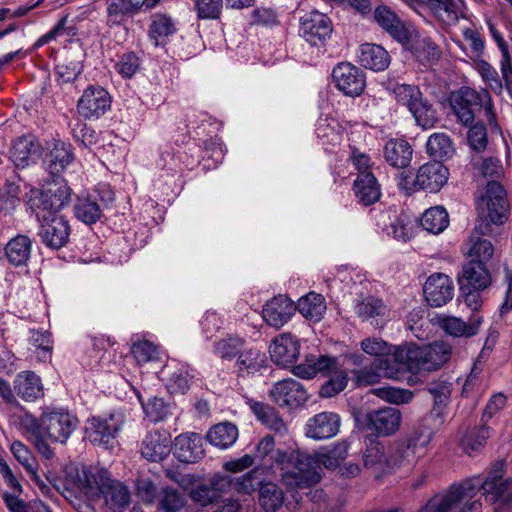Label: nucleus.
Returning a JSON list of instances; mask_svg holds the SVG:
<instances>
[{
    "instance_id": "nucleus-20",
    "label": "nucleus",
    "mask_w": 512,
    "mask_h": 512,
    "mask_svg": "<svg viewBox=\"0 0 512 512\" xmlns=\"http://www.w3.org/2000/svg\"><path fill=\"white\" fill-rule=\"evenodd\" d=\"M332 23L319 11H310L300 19V36L313 46H320L330 37Z\"/></svg>"
},
{
    "instance_id": "nucleus-37",
    "label": "nucleus",
    "mask_w": 512,
    "mask_h": 512,
    "mask_svg": "<svg viewBox=\"0 0 512 512\" xmlns=\"http://www.w3.org/2000/svg\"><path fill=\"white\" fill-rule=\"evenodd\" d=\"M412 155V147L403 139H390L384 146V158L389 165L395 168L407 167L411 162Z\"/></svg>"
},
{
    "instance_id": "nucleus-5",
    "label": "nucleus",
    "mask_w": 512,
    "mask_h": 512,
    "mask_svg": "<svg viewBox=\"0 0 512 512\" xmlns=\"http://www.w3.org/2000/svg\"><path fill=\"white\" fill-rule=\"evenodd\" d=\"M482 484L479 476L452 484L434 495L418 512H481L482 504L477 496Z\"/></svg>"
},
{
    "instance_id": "nucleus-29",
    "label": "nucleus",
    "mask_w": 512,
    "mask_h": 512,
    "mask_svg": "<svg viewBox=\"0 0 512 512\" xmlns=\"http://www.w3.org/2000/svg\"><path fill=\"white\" fill-rule=\"evenodd\" d=\"M490 283L491 277L484 263L471 260L464 265L460 277L461 289L484 290Z\"/></svg>"
},
{
    "instance_id": "nucleus-50",
    "label": "nucleus",
    "mask_w": 512,
    "mask_h": 512,
    "mask_svg": "<svg viewBox=\"0 0 512 512\" xmlns=\"http://www.w3.org/2000/svg\"><path fill=\"white\" fill-rule=\"evenodd\" d=\"M426 149L428 154L437 161L448 159L455 153L453 141L445 133L432 134L427 140Z\"/></svg>"
},
{
    "instance_id": "nucleus-56",
    "label": "nucleus",
    "mask_w": 512,
    "mask_h": 512,
    "mask_svg": "<svg viewBox=\"0 0 512 512\" xmlns=\"http://www.w3.org/2000/svg\"><path fill=\"white\" fill-rule=\"evenodd\" d=\"M194 378L192 369L188 365L176 368L167 380V389L171 394H185Z\"/></svg>"
},
{
    "instance_id": "nucleus-61",
    "label": "nucleus",
    "mask_w": 512,
    "mask_h": 512,
    "mask_svg": "<svg viewBox=\"0 0 512 512\" xmlns=\"http://www.w3.org/2000/svg\"><path fill=\"white\" fill-rule=\"evenodd\" d=\"M372 393L381 400L394 405L410 403L414 397L412 391L392 386L373 389Z\"/></svg>"
},
{
    "instance_id": "nucleus-54",
    "label": "nucleus",
    "mask_w": 512,
    "mask_h": 512,
    "mask_svg": "<svg viewBox=\"0 0 512 512\" xmlns=\"http://www.w3.org/2000/svg\"><path fill=\"white\" fill-rule=\"evenodd\" d=\"M283 501V492L275 483L268 482L260 486L259 502L266 512L277 511L282 506Z\"/></svg>"
},
{
    "instance_id": "nucleus-38",
    "label": "nucleus",
    "mask_w": 512,
    "mask_h": 512,
    "mask_svg": "<svg viewBox=\"0 0 512 512\" xmlns=\"http://www.w3.org/2000/svg\"><path fill=\"white\" fill-rule=\"evenodd\" d=\"M176 32L174 20L163 13H155L151 16V23L148 30V36L155 46H164L169 37Z\"/></svg>"
},
{
    "instance_id": "nucleus-2",
    "label": "nucleus",
    "mask_w": 512,
    "mask_h": 512,
    "mask_svg": "<svg viewBox=\"0 0 512 512\" xmlns=\"http://www.w3.org/2000/svg\"><path fill=\"white\" fill-rule=\"evenodd\" d=\"M349 444L346 441L335 443L331 448L320 451L316 458L309 454L295 450L287 453L282 450L275 451V462L280 466L282 483L289 490H302L320 481V474L316 462L329 470L340 467L348 456Z\"/></svg>"
},
{
    "instance_id": "nucleus-39",
    "label": "nucleus",
    "mask_w": 512,
    "mask_h": 512,
    "mask_svg": "<svg viewBox=\"0 0 512 512\" xmlns=\"http://www.w3.org/2000/svg\"><path fill=\"white\" fill-rule=\"evenodd\" d=\"M427 389L433 397V407L430 414L432 417L439 419L440 423H443L450 402L451 383L444 380L433 381Z\"/></svg>"
},
{
    "instance_id": "nucleus-8",
    "label": "nucleus",
    "mask_w": 512,
    "mask_h": 512,
    "mask_svg": "<svg viewBox=\"0 0 512 512\" xmlns=\"http://www.w3.org/2000/svg\"><path fill=\"white\" fill-rule=\"evenodd\" d=\"M72 191L63 179H55L42 190L31 189L27 205L36 217L58 214L71 200Z\"/></svg>"
},
{
    "instance_id": "nucleus-17",
    "label": "nucleus",
    "mask_w": 512,
    "mask_h": 512,
    "mask_svg": "<svg viewBox=\"0 0 512 512\" xmlns=\"http://www.w3.org/2000/svg\"><path fill=\"white\" fill-rule=\"evenodd\" d=\"M332 79L336 87L350 97L361 95L366 87L365 73L348 62L339 63L333 68Z\"/></svg>"
},
{
    "instance_id": "nucleus-22",
    "label": "nucleus",
    "mask_w": 512,
    "mask_h": 512,
    "mask_svg": "<svg viewBox=\"0 0 512 512\" xmlns=\"http://www.w3.org/2000/svg\"><path fill=\"white\" fill-rule=\"evenodd\" d=\"M341 425L340 416L331 411L317 413L310 417L304 426L305 436L321 441L330 439L339 433Z\"/></svg>"
},
{
    "instance_id": "nucleus-53",
    "label": "nucleus",
    "mask_w": 512,
    "mask_h": 512,
    "mask_svg": "<svg viewBox=\"0 0 512 512\" xmlns=\"http://www.w3.org/2000/svg\"><path fill=\"white\" fill-rule=\"evenodd\" d=\"M262 472V468L255 467L234 480L230 478V487H232L238 494L251 496L256 491V488L263 484L260 478Z\"/></svg>"
},
{
    "instance_id": "nucleus-27",
    "label": "nucleus",
    "mask_w": 512,
    "mask_h": 512,
    "mask_svg": "<svg viewBox=\"0 0 512 512\" xmlns=\"http://www.w3.org/2000/svg\"><path fill=\"white\" fill-rule=\"evenodd\" d=\"M174 455L183 463H194L204 455L202 437L194 432L178 435L174 441Z\"/></svg>"
},
{
    "instance_id": "nucleus-47",
    "label": "nucleus",
    "mask_w": 512,
    "mask_h": 512,
    "mask_svg": "<svg viewBox=\"0 0 512 512\" xmlns=\"http://www.w3.org/2000/svg\"><path fill=\"white\" fill-rule=\"evenodd\" d=\"M491 435V429L485 424L468 429L460 439L463 451L472 455L484 447L486 440Z\"/></svg>"
},
{
    "instance_id": "nucleus-43",
    "label": "nucleus",
    "mask_w": 512,
    "mask_h": 512,
    "mask_svg": "<svg viewBox=\"0 0 512 512\" xmlns=\"http://www.w3.org/2000/svg\"><path fill=\"white\" fill-rule=\"evenodd\" d=\"M333 366L334 367H331L322 373L325 376H329V380L326 381L320 388L319 393L321 397H333L343 391L347 386L348 375L345 370L339 366L335 357Z\"/></svg>"
},
{
    "instance_id": "nucleus-18",
    "label": "nucleus",
    "mask_w": 512,
    "mask_h": 512,
    "mask_svg": "<svg viewBox=\"0 0 512 512\" xmlns=\"http://www.w3.org/2000/svg\"><path fill=\"white\" fill-rule=\"evenodd\" d=\"M272 401L282 408H298L304 405L309 394L303 384L287 378L276 382L269 392Z\"/></svg>"
},
{
    "instance_id": "nucleus-6",
    "label": "nucleus",
    "mask_w": 512,
    "mask_h": 512,
    "mask_svg": "<svg viewBox=\"0 0 512 512\" xmlns=\"http://www.w3.org/2000/svg\"><path fill=\"white\" fill-rule=\"evenodd\" d=\"M478 170L485 178H491L485 193L477 201L479 216L494 224H501L506 213V200L503 186L497 181L503 176L501 160L495 156L483 157Z\"/></svg>"
},
{
    "instance_id": "nucleus-42",
    "label": "nucleus",
    "mask_w": 512,
    "mask_h": 512,
    "mask_svg": "<svg viewBox=\"0 0 512 512\" xmlns=\"http://www.w3.org/2000/svg\"><path fill=\"white\" fill-rule=\"evenodd\" d=\"M487 26L501 53V75L503 76L506 85H510L512 83V47L510 48L508 46L501 32L497 29L496 25L491 20H487Z\"/></svg>"
},
{
    "instance_id": "nucleus-7",
    "label": "nucleus",
    "mask_w": 512,
    "mask_h": 512,
    "mask_svg": "<svg viewBox=\"0 0 512 512\" xmlns=\"http://www.w3.org/2000/svg\"><path fill=\"white\" fill-rule=\"evenodd\" d=\"M166 476L188 491L191 500L203 507L218 501L231 484L229 477L221 475H215L209 481H201L193 474H181L168 469Z\"/></svg>"
},
{
    "instance_id": "nucleus-36",
    "label": "nucleus",
    "mask_w": 512,
    "mask_h": 512,
    "mask_svg": "<svg viewBox=\"0 0 512 512\" xmlns=\"http://www.w3.org/2000/svg\"><path fill=\"white\" fill-rule=\"evenodd\" d=\"M315 132L321 145L328 152H333L343 138L341 127L337 120L333 118L320 117Z\"/></svg>"
},
{
    "instance_id": "nucleus-49",
    "label": "nucleus",
    "mask_w": 512,
    "mask_h": 512,
    "mask_svg": "<svg viewBox=\"0 0 512 512\" xmlns=\"http://www.w3.org/2000/svg\"><path fill=\"white\" fill-rule=\"evenodd\" d=\"M449 225V215L443 206L427 209L421 218V226L432 234L442 233Z\"/></svg>"
},
{
    "instance_id": "nucleus-21",
    "label": "nucleus",
    "mask_w": 512,
    "mask_h": 512,
    "mask_svg": "<svg viewBox=\"0 0 512 512\" xmlns=\"http://www.w3.org/2000/svg\"><path fill=\"white\" fill-rule=\"evenodd\" d=\"M367 428L377 436L395 435L401 428L402 413L394 407H383L366 414Z\"/></svg>"
},
{
    "instance_id": "nucleus-35",
    "label": "nucleus",
    "mask_w": 512,
    "mask_h": 512,
    "mask_svg": "<svg viewBox=\"0 0 512 512\" xmlns=\"http://www.w3.org/2000/svg\"><path fill=\"white\" fill-rule=\"evenodd\" d=\"M10 449L16 460L25 468L31 480L40 488L42 493H48L50 488L40 478L38 464L31 451L20 441H14Z\"/></svg>"
},
{
    "instance_id": "nucleus-15",
    "label": "nucleus",
    "mask_w": 512,
    "mask_h": 512,
    "mask_svg": "<svg viewBox=\"0 0 512 512\" xmlns=\"http://www.w3.org/2000/svg\"><path fill=\"white\" fill-rule=\"evenodd\" d=\"M373 18L386 33L403 45H409L416 36L415 28L405 24L387 5L377 6Z\"/></svg>"
},
{
    "instance_id": "nucleus-45",
    "label": "nucleus",
    "mask_w": 512,
    "mask_h": 512,
    "mask_svg": "<svg viewBox=\"0 0 512 512\" xmlns=\"http://www.w3.org/2000/svg\"><path fill=\"white\" fill-rule=\"evenodd\" d=\"M473 68L480 75L482 81L487 87H489L495 94L501 95L506 85L503 76H499L497 70L482 57L479 59H473Z\"/></svg>"
},
{
    "instance_id": "nucleus-13",
    "label": "nucleus",
    "mask_w": 512,
    "mask_h": 512,
    "mask_svg": "<svg viewBox=\"0 0 512 512\" xmlns=\"http://www.w3.org/2000/svg\"><path fill=\"white\" fill-rule=\"evenodd\" d=\"M124 424L123 415L113 413L107 417H93L86 428L87 438L94 445L112 448L116 435Z\"/></svg>"
},
{
    "instance_id": "nucleus-12",
    "label": "nucleus",
    "mask_w": 512,
    "mask_h": 512,
    "mask_svg": "<svg viewBox=\"0 0 512 512\" xmlns=\"http://www.w3.org/2000/svg\"><path fill=\"white\" fill-rule=\"evenodd\" d=\"M408 345L393 347L383 357L376 359V367L383 378L406 381L409 385L416 384V376L411 374Z\"/></svg>"
},
{
    "instance_id": "nucleus-64",
    "label": "nucleus",
    "mask_w": 512,
    "mask_h": 512,
    "mask_svg": "<svg viewBox=\"0 0 512 512\" xmlns=\"http://www.w3.org/2000/svg\"><path fill=\"white\" fill-rule=\"evenodd\" d=\"M138 399L142 404L145 415L152 422L162 421L168 416L169 408L163 401V399L154 397L152 399H149L146 403L142 401L140 395H138Z\"/></svg>"
},
{
    "instance_id": "nucleus-55",
    "label": "nucleus",
    "mask_w": 512,
    "mask_h": 512,
    "mask_svg": "<svg viewBox=\"0 0 512 512\" xmlns=\"http://www.w3.org/2000/svg\"><path fill=\"white\" fill-rule=\"evenodd\" d=\"M467 127L466 140L469 149L477 154L487 151L489 146L487 127L482 122L472 123Z\"/></svg>"
},
{
    "instance_id": "nucleus-58",
    "label": "nucleus",
    "mask_w": 512,
    "mask_h": 512,
    "mask_svg": "<svg viewBox=\"0 0 512 512\" xmlns=\"http://www.w3.org/2000/svg\"><path fill=\"white\" fill-rule=\"evenodd\" d=\"M49 169L51 173L57 174L62 172L73 160V153L70 145L64 142L54 144L50 152Z\"/></svg>"
},
{
    "instance_id": "nucleus-19",
    "label": "nucleus",
    "mask_w": 512,
    "mask_h": 512,
    "mask_svg": "<svg viewBox=\"0 0 512 512\" xmlns=\"http://www.w3.org/2000/svg\"><path fill=\"white\" fill-rule=\"evenodd\" d=\"M111 107L109 93L100 86L87 87L77 103L79 115L87 120L99 119Z\"/></svg>"
},
{
    "instance_id": "nucleus-4",
    "label": "nucleus",
    "mask_w": 512,
    "mask_h": 512,
    "mask_svg": "<svg viewBox=\"0 0 512 512\" xmlns=\"http://www.w3.org/2000/svg\"><path fill=\"white\" fill-rule=\"evenodd\" d=\"M68 483L89 500L99 499L103 495L106 505L114 511L124 509L130 501L128 489L120 482L111 480L108 471L103 468L77 467L69 472Z\"/></svg>"
},
{
    "instance_id": "nucleus-57",
    "label": "nucleus",
    "mask_w": 512,
    "mask_h": 512,
    "mask_svg": "<svg viewBox=\"0 0 512 512\" xmlns=\"http://www.w3.org/2000/svg\"><path fill=\"white\" fill-rule=\"evenodd\" d=\"M186 505V498L178 490L165 487L158 495L157 512H179Z\"/></svg>"
},
{
    "instance_id": "nucleus-52",
    "label": "nucleus",
    "mask_w": 512,
    "mask_h": 512,
    "mask_svg": "<svg viewBox=\"0 0 512 512\" xmlns=\"http://www.w3.org/2000/svg\"><path fill=\"white\" fill-rule=\"evenodd\" d=\"M34 143L31 137L24 136L16 139L10 149V159L16 167L24 168L32 161Z\"/></svg>"
},
{
    "instance_id": "nucleus-10",
    "label": "nucleus",
    "mask_w": 512,
    "mask_h": 512,
    "mask_svg": "<svg viewBox=\"0 0 512 512\" xmlns=\"http://www.w3.org/2000/svg\"><path fill=\"white\" fill-rule=\"evenodd\" d=\"M451 354V345L444 341L425 345L408 344L411 374L436 371L449 361Z\"/></svg>"
},
{
    "instance_id": "nucleus-16",
    "label": "nucleus",
    "mask_w": 512,
    "mask_h": 512,
    "mask_svg": "<svg viewBox=\"0 0 512 512\" xmlns=\"http://www.w3.org/2000/svg\"><path fill=\"white\" fill-rule=\"evenodd\" d=\"M502 476V468L491 471L481 485L482 494L495 505L494 512H512V488Z\"/></svg>"
},
{
    "instance_id": "nucleus-41",
    "label": "nucleus",
    "mask_w": 512,
    "mask_h": 512,
    "mask_svg": "<svg viewBox=\"0 0 512 512\" xmlns=\"http://www.w3.org/2000/svg\"><path fill=\"white\" fill-rule=\"evenodd\" d=\"M354 191L358 200L368 206L377 202L381 191L377 179L372 173H362L354 181Z\"/></svg>"
},
{
    "instance_id": "nucleus-1",
    "label": "nucleus",
    "mask_w": 512,
    "mask_h": 512,
    "mask_svg": "<svg viewBox=\"0 0 512 512\" xmlns=\"http://www.w3.org/2000/svg\"><path fill=\"white\" fill-rule=\"evenodd\" d=\"M432 438V432L425 428H416L406 437L388 444L370 436L365 439L362 452L363 467L376 478L394 473L401 467H411L426 455Z\"/></svg>"
},
{
    "instance_id": "nucleus-33",
    "label": "nucleus",
    "mask_w": 512,
    "mask_h": 512,
    "mask_svg": "<svg viewBox=\"0 0 512 512\" xmlns=\"http://www.w3.org/2000/svg\"><path fill=\"white\" fill-rule=\"evenodd\" d=\"M334 357L327 355L316 356L313 354L305 356L304 360L293 366L292 373L301 379H312L317 374L323 373L325 370L334 367Z\"/></svg>"
},
{
    "instance_id": "nucleus-44",
    "label": "nucleus",
    "mask_w": 512,
    "mask_h": 512,
    "mask_svg": "<svg viewBox=\"0 0 512 512\" xmlns=\"http://www.w3.org/2000/svg\"><path fill=\"white\" fill-rule=\"evenodd\" d=\"M296 310L306 319L318 322L326 312L325 298L321 294L310 292L298 300Z\"/></svg>"
},
{
    "instance_id": "nucleus-23",
    "label": "nucleus",
    "mask_w": 512,
    "mask_h": 512,
    "mask_svg": "<svg viewBox=\"0 0 512 512\" xmlns=\"http://www.w3.org/2000/svg\"><path fill=\"white\" fill-rule=\"evenodd\" d=\"M423 294L430 306L441 307L453 298V282L446 274L434 273L427 278Z\"/></svg>"
},
{
    "instance_id": "nucleus-9",
    "label": "nucleus",
    "mask_w": 512,
    "mask_h": 512,
    "mask_svg": "<svg viewBox=\"0 0 512 512\" xmlns=\"http://www.w3.org/2000/svg\"><path fill=\"white\" fill-rule=\"evenodd\" d=\"M396 101L407 107L418 126L423 129L434 127L437 122L432 104L423 98L419 87L411 84H394L389 88Z\"/></svg>"
},
{
    "instance_id": "nucleus-40",
    "label": "nucleus",
    "mask_w": 512,
    "mask_h": 512,
    "mask_svg": "<svg viewBox=\"0 0 512 512\" xmlns=\"http://www.w3.org/2000/svg\"><path fill=\"white\" fill-rule=\"evenodd\" d=\"M32 241L26 236L19 234L8 241L5 246V255L10 264L24 266L31 256Z\"/></svg>"
},
{
    "instance_id": "nucleus-59",
    "label": "nucleus",
    "mask_w": 512,
    "mask_h": 512,
    "mask_svg": "<svg viewBox=\"0 0 512 512\" xmlns=\"http://www.w3.org/2000/svg\"><path fill=\"white\" fill-rule=\"evenodd\" d=\"M463 6L464 0H441L434 4L431 9L443 22L453 24L458 21Z\"/></svg>"
},
{
    "instance_id": "nucleus-63",
    "label": "nucleus",
    "mask_w": 512,
    "mask_h": 512,
    "mask_svg": "<svg viewBox=\"0 0 512 512\" xmlns=\"http://www.w3.org/2000/svg\"><path fill=\"white\" fill-rule=\"evenodd\" d=\"M131 352L138 364L161 360V351L158 346L149 341H138L132 345Z\"/></svg>"
},
{
    "instance_id": "nucleus-25",
    "label": "nucleus",
    "mask_w": 512,
    "mask_h": 512,
    "mask_svg": "<svg viewBox=\"0 0 512 512\" xmlns=\"http://www.w3.org/2000/svg\"><path fill=\"white\" fill-rule=\"evenodd\" d=\"M141 455L151 462H160L171 451V435L168 431L151 430L146 433L141 443Z\"/></svg>"
},
{
    "instance_id": "nucleus-62",
    "label": "nucleus",
    "mask_w": 512,
    "mask_h": 512,
    "mask_svg": "<svg viewBox=\"0 0 512 512\" xmlns=\"http://www.w3.org/2000/svg\"><path fill=\"white\" fill-rule=\"evenodd\" d=\"M413 227V222L406 215L400 214L394 216V219L385 227V230L388 235L396 240L406 242L413 235Z\"/></svg>"
},
{
    "instance_id": "nucleus-11",
    "label": "nucleus",
    "mask_w": 512,
    "mask_h": 512,
    "mask_svg": "<svg viewBox=\"0 0 512 512\" xmlns=\"http://www.w3.org/2000/svg\"><path fill=\"white\" fill-rule=\"evenodd\" d=\"M448 176V169L440 161H435L422 165L415 177L402 176L399 184L407 193H413L417 190L435 193L446 184Z\"/></svg>"
},
{
    "instance_id": "nucleus-30",
    "label": "nucleus",
    "mask_w": 512,
    "mask_h": 512,
    "mask_svg": "<svg viewBox=\"0 0 512 512\" xmlns=\"http://www.w3.org/2000/svg\"><path fill=\"white\" fill-rule=\"evenodd\" d=\"M437 322L445 333L453 337H471L478 333L482 317L474 316L465 322L455 316H439Z\"/></svg>"
},
{
    "instance_id": "nucleus-51",
    "label": "nucleus",
    "mask_w": 512,
    "mask_h": 512,
    "mask_svg": "<svg viewBox=\"0 0 512 512\" xmlns=\"http://www.w3.org/2000/svg\"><path fill=\"white\" fill-rule=\"evenodd\" d=\"M101 205L91 197H79L74 206L77 219L86 223H96L102 216Z\"/></svg>"
},
{
    "instance_id": "nucleus-60",
    "label": "nucleus",
    "mask_w": 512,
    "mask_h": 512,
    "mask_svg": "<svg viewBox=\"0 0 512 512\" xmlns=\"http://www.w3.org/2000/svg\"><path fill=\"white\" fill-rule=\"evenodd\" d=\"M244 339L228 334L214 343V353L222 359L231 360L239 355Z\"/></svg>"
},
{
    "instance_id": "nucleus-48",
    "label": "nucleus",
    "mask_w": 512,
    "mask_h": 512,
    "mask_svg": "<svg viewBox=\"0 0 512 512\" xmlns=\"http://www.w3.org/2000/svg\"><path fill=\"white\" fill-rule=\"evenodd\" d=\"M266 365L265 354L256 349L249 348L239 353L236 367L241 374H255Z\"/></svg>"
},
{
    "instance_id": "nucleus-32",
    "label": "nucleus",
    "mask_w": 512,
    "mask_h": 512,
    "mask_svg": "<svg viewBox=\"0 0 512 512\" xmlns=\"http://www.w3.org/2000/svg\"><path fill=\"white\" fill-rule=\"evenodd\" d=\"M16 394L24 401L31 402L44 395L40 377L31 371L20 372L14 381Z\"/></svg>"
},
{
    "instance_id": "nucleus-3",
    "label": "nucleus",
    "mask_w": 512,
    "mask_h": 512,
    "mask_svg": "<svg viewBox=\"0 0 512 512\" xmlns=\"http://www.w3.org/2000/svg\"><path fill=\"white\" fill-rule=\"evenodd\" d=\"M77 424V418L62 409L46 411L39 419L31 414H25L20 420L23 436L31 441L37 451L46 459L54 457V452L46 440L66 443Z\"/></svg>"
},
{
    "instance_id": "nucleus-28",
    "label": "nucleus",
    "mask_w": 512,
    "mask_h": 512,
    "mask_svg": "<svg viewBox=\"0 0 512 512\" xmlns=\"http://www.w3.org/2000/svg\"><path fill=\"white\" fill-rule=\"evenodd\" d=\"M478 99L479 91L471 88H464L451 94V108L462 125L468 126L473 123L475 115L472 105L477 104Z\"/></svg>"
},
{
    "instance_id": "nucleus-46",
    "label": "nucleus",
    "mask_w": 512,
    "mask_h": 512,
    "mask_svg": "<svg viewBox=\"0 0 512 512\" xmlns=\"http://www.w3.org/2000/svg\"><path fill=\"white\" fill-rule=\"evenodd\" d=\"M206 437L213 446L226 449L237 440L238 429L235 425L228 422L219 423L208 431Z\"/></svg>"
},
{
    "instance_id": "nucleus-14",
    "label": "nucleus",
    "mask_w": 512,
    "mask_h": 512,
    "mask_svg": "<svg viewBox=\"0 0 512 512\" xmlns=\"http://www.w3.org/2000/svg\"><path fill=\"white\" fill-rule=\"evenodd\" d=\"M36 218L40 222L38 235L44 245L60 249L68 243L71 228L63 215L44 213L42 217Z\"/></svg>"
},
{
    "instance_id": "nucleus-26",
    "label": "nucleus",
    "mask_w": 512,
    "mask_h": 512,
    "mask_svg": "<svg viewBox=\"0 0 512 512\" xmlns=\"http://www.w3.org/2000/svg\"><path fill=\"white\" fill-rule=\"evenodd\" d=\"M296 306L286 296L279 295L268 301L262 310L264 321L271 327H283L294 315Z\"/></svg>"
},
{
    "instance_id": "nucleus-24",
    "label": "nucleus",
    "mask_w": 512,
    "mask_h": 512,
    "mask_svg": "<svg viewBox=\"0 0 512 512\" xmlns=\"http://www.w3.org/2000/svg\"><path fill=\"white\" fill-rule=\"evenodd\" d=\"M269 354L276 365L290 366L300 354V342L291 333H281L271 341Z\"/></svg>"
},
{
    "instance_id": "nucleus-31",
    "label": "nucleus",
    "mask_w": 512,
    "mask_h": 512,
    "mask_svg": "<svg viewBox=\"0 0 512 512\" xmlns=\"http://www.w3.org/2000/svg\"><path fill=\"white\" fill-rule=\"evenodd\" d=\"M357 57L363 67L373 71H384L391 61L389 53L381 45L374 43L360 45Z\"/></svg>"
},
{
    "instance_id": "nucleus-34",
    "label": "nucleus",
    "mask_w": 512,
    "mask_h": 512,
    "mask_svg": "<svg viewBox=\"0 0 512 512\" xmlns=\"http://www.w3.org/2000/svg\"><path fill=\"white\" fill-rule=\"evenodd\" d=\"M250 409L262 424L277 435L284 437L288 434L287 424L270 405L254 401L250 403Z\"/></svg>"
}]
</instances>
